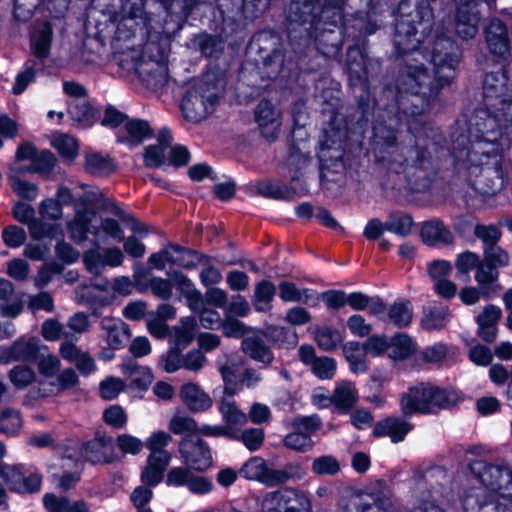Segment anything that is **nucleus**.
<instances>
[{
	"label": "nucleus",
	"mask_w": 512,
	"mask_h": 512,
	"mask_svg": "<svg viewBox=\"0 0 512 512\" xmlns=\"http://www.w3.org/2000/svg\"><path fill=\"white\" fill-rule=\"evenodd\" d=\"M486 110L478 112L469 129L470 146L461 148L464 137L453 146L459 170L474 178L473 186L482 195L500 192L508 177L509 165L503 151L512 142V90L504 73L487 74L483 84Z\"/></svg>",
	"instance_id": "nucleus-1"
},
{
	"label": "nucleus",
	"mask_w": 512,
	"mask_h": 512,
	"mask_svg": "<svg viewBox=\"0 0 512 512\" xmlns=\"http://www.w3.org/2000/svg\"><path fill=\"white\" fill-rule=\"evenodd\" d=\"M172 41V34H74L71 39L61 37L64 55L58 56L70 69L82 71L110 55L124 76L156 91L170 80Z\"/></svg>",
	"instance_id": "nucleus-2"
},
{
	"label": "nucleus",
	"mask_w": 512,
	"mask_h": 512,
	"mask_svg": "<svg viewBox=\"0 0 512 512\" xmlns=\"http://www.w3.org/2000/svg\"><path fill=\"white\" fill-rule=\"evenodd\" d=\"M417 34H395L394 44L399 56L405 58L397 79V120L405 122L411 133L418 132L422 120L418 119L430 106L440 88L448 85L454 77L460 53L455 44L438 34L433 41L431 54L416 49L420 40Z\"/></svg>",
	"instance_id": "nucleus-3"
},
{
	"label": "nucleus",
	"mask_w": 512,
	"mask_h": 512,
	"mask_svg": "<svg viewBox=\"0 0 512 512\" xmlns=\"http://www.w3.org/2000/svg\"><path fill=\"white\" fill-rule=\"evenodd\" d=\"M218 100L217 85L208 80H198L186 92L181 102V110L187 120L199 122L215 110Z\"/></svg>",
	"instance_id": "nucleus-4"
},
{
	"label": "nucleus",
	"mask_w": 512,
	"mask_h": 512,
	"mask_svg": "<svg viewBox=\"0 0 512 512\" xmlns=\"http://www.w3.org/2000/svg\"><path fill=\"white\" fill-rule=\"evenodd\" d=\"M470 470L485 487L503 498H512V470L507 465L476 460L470 464Z\"/></svg>",
	"instance_id": "nucleus-5"
},
{
	"label": "nucleus",
	"mask_w": 512,
	"mask_h": 512,
	"mask_svg": "<svg viewBox=\"0 0 512 512\" xmlns=\"http://www.w3.org/2000/svg\"><path fill=\"white\" fill-rule=\"evenodd\" d=\"M470 470L485 487L503 498H512V470L507 465L476 460L470 464Z\"/></svg>",
	"instance_id": "nucleus-6"
},
{
	"label": "nucleus",
	"mask_w": 512,
	"mask_h": 512,
	"mask_svg": "<svg viewBox=\"0 0 512 512\" xmlns=\"http://www.w3.org/2000/svg\"><path fill=\"white\" fill-rule=\"evenodd\" d=\"M470 470L485 487L503 498H512V470L507 465L476 460L470 464Z\"/></svg>",
	"instance_id": "nucleus-7"
},
{
	"label": "nucleus",
	"mask_w": 512,
	"mask_h": 512,
	"mask_svg": "<svg viewBox=\"0 0 512 512\" xmlns=\"http://www.w3.org/2000/svg\"><path fill=\"white\" fill-rule=\"evenodd\" d=\"M45 348L39 338L22 335L11 345L0 348V363L4 365L12 362L32 363L38 359L40 351Z\"/></svg>",
	"instance_id": "nucleus-8"
},
{
	"label": "nucleus",
	"mask_w": 512,
	"mask_h": 512,
	"mask_svg": "<svg viewBox=\"0 0 512 512\" xmlns=\"http://www.w3.org/2000/svg\"><path fill=\"white\" fill-rule=\"evenodd\" d=\"M393 13L401 24H406L410 29L406 32H417V25H428L433 19L429 0H400Z\"/></svg>",
	"instance_id": "nucleus-9"
},
{
	"label": "nucleus",
	"mask_w": 512,
	"mask_h": 512,
	"mask_svg": "<svg viewBox=\"0 0 512 512\" xmlns=\"http://www.w3.org/2000/svg\"><path fill=\"white\" fill-rule=\"evenodd\" d=\"M179 452L184 464L192 470L202 472L212 466L210 448L202 439L183 438L179 444Z\"/></svg>",
	"instance_id": "nucleus-10"
},
{
	"label": "nucleus",
	"mask_w": 512,
	"mask_h": 512,
	"mask_svg": "<svg viewBox=\"0 0 512 512\" xmlns=\"http://www.w3.org/2000/svg\"><path fill=\"white\" fill-rule=\"evenodd\" d=\"M0 478L9 488L20 493H32L38 491L41 478L38 474L27 471L22 465H0Z\"/></svg>",
	"instance_id": "nucleus-11"
},
{
	"label": "nucleus",
	"mask_w": 512,
	"mask_h": 512,
	"mask_svg": "<svg viewBox=\"0 0 512 512\" xmlns=\"http://www.w3.org/2000/svg\"><path fill=\"white\" fill-rule=\"evenodd\" d=\"M265 501L276 505L278 512H307L310 507L306 495L292 488L274 492Z\"/></svg>",
	"instance_id": "nucleus-12"
},
{
	"label": "nucleus",
	"mask_w": 512,
	"mask_h": 512,
	"mask_svg": "<svg viewBox=\"0 0 512 512\" xmlns=\"http://www.w3.org/2000/svg\"><path fill=\"white\" fill-rule=\"evenodd\" d=\"M255 121L262 136L274 140L281 127V112L269 101L262 100L255 109Z\"/></svg>",
	"instance_id": "nucleus-13"
},
{
	"label": "nucleus",
	"mask_w": 512,
	"mask_h": 512,
	"mask_svg": "<svg viewBox=\"0 0 512 512\" xmlns=\"http://www.w3.org/2000/svg\"><path fill=\"white\" fill-rule=\"evenodd\" d=\"M347 64L351 85L354 89L366 91L368 66L371 65V61L364 51L358 46L350 47L347 52Z\"/></svg>",
	"instance_id": "nucleus-14"
},
{
	"label": "nucleus",
	"mask_w": 512,
	"mask_h": 512,
	"mask_svg": "<svg viewBox=\"0 0 512 512\" xmlns=\"http://www.w3.org/2000/svg\"><path fill=\"white\" fill-rule=\"evenodd\" d=\"M400 405L405 415L430 414L429 383H420L403 393Z\"/></svg>",
	"instance_id": "nucleus-15"
},
{
	"label": "nucleus",
	"mask_w": 512,
	"mask_h": 512,
	"mask_svg": "<svg viewBox=\"0 0 512 512\" xmlns=\"http://www.w3.org/2000/svg\"><path fill=\"white\" fill-rule=\"evenodd\" d=\"M95 217L96 214L93 210L76 206L75 217L73 221L68 224L70 236L75 242H84L87 239L88 233L96 237L99 236V227L92 225Z\"/></svg>",
	"instance_id": "nucleus-16"
},
{
	"label": "nucleus",
	"mask_w": 512,
	"mask_h": 512,
	"mask_svg": "<svg viewBox=\"0 0 512 512\" xmlns=\"http://www.w3.org/2000/svg\"><path fill=\"white\" fill-rule=\"evenodd\" d=\"M184 405L192 412H204L212 406V398L195 382L184 383L179 391Z\"/></svg>",
	"instance_id": "nucleus-17"
},
{
	"label": "nucleus",
	"mask_w": 512,
	"mask_h": 512,
	"mask_svg": "<svg viewBox=\"0 0 512 512\" xmlns=\"http://www.w3.org/2000/svg\"><path fill=\"white\" fill-rule=\"evenodd\" d=\"M420 236L422 241L430 246L449 245L453 243V233L438 219L422 223Z\"/></svg>",
	"instance_id": "nucleus-18"
},
{
	"label": "nucleus",
	"mask_w": 512,
	"mask_h": 512,
	"mask_svg": "<svg viewBox=\"0 0 512 512\" xmlns=\"http://www.w3.org/2000/svg\"><path fill=\"white\" fill-rule=\"evenodd\" d=\"M170 461V453L149 454L147 464L141 473L142 482L148 486L158 485L162 481Z\"/></svg>",
	"instance_id": "nucleus-19"
},
{
	"label": "nucleus",
	"mask_w": 512,
	"mask_h": 512,
	"mask_svg": "<svg viewBox=\"0 0 512 512\" xmlns=\"http://www.w3.org/2000/svg\"><path fill=\"white\" fill-rule=\"evenodd\" d=\"M134 281L139 292L150 289L156 297L163 300H168L172 296L173 282L171 279L155 276L147 277L145 274L135 272Z\"/></svg>",
	"instance_id": "nucleus-20"
},
{
	"label": "nucleus",
	"mask_w": 512,
	"mask_h": 512,
	"mask_svg": "<svg viewBox=\"0 0 512 512\" xmlns=\"http://www.w3.org/2000/svg\"><path fill=\"white\" fill-rule=\"evenodd\" d=\"M100 325L106 332L107 343L112 349H120L130 338L127 324L119 318L103 317Z\"/></svg>",
	"instance_id": "nucleus-21"
},
{
	"label": "nucleus",
	"mask_w": 512,
	"mask_h": 512,
	"mask_svg": "<svg viewBox=\"0 0 512 512\" xmlns=\"http://www.w3.org/2000/svg\"><path fill=\"white\" fill-rule=\"evenodd\" d=\"M173 286L180 293V297L184 298L192 311H198L203 306V296L196 289L194 283L181 272H173L170 274Z\"/></svg>",
	"instance_id": "nucleus-22"
},
{
	"label": "nucleus",
	"mask_w": 512,
	"mask_h": 512,
	"mask_svg": "<svg viewBox=\"0 0 512 512\" xmlns=\"http://www.w3.org/2000/svg\"><path fill=\"white\" fill-rule=\"evenodd\" d=\"M358 391L355 384L349 380H340L335 384L332 402L336 410L347 413L357 402Z\"/></svg>",
	"instance_id": "nucleus-23"
},
{
	"label": "nucleus",
	"mask_w": 512,
	"mask_h": 512,
	"mask_svg": "<svg viewBox=\"0 0 512 512\" xmlns=\"http://www.w3.org/2000/svg\"><path fill=\"white\" fill-rule=\"evenodd\" d=\"M219 411L224 426L232 432L231 438H238L240 428L247 423V415L238 408L233 400L227 399L221 401Z\"/></svg>",
	"instance_id": "nucleus-24"
},
{
	"label": "nucleus",
	"mask_w": 512,
	"mask_h": 512,
	"mask_svg": "<svg viewBox=\"0 0 512 512\" xmlns=\"http://www.w3.org/2000/svg\"><path fill=\"white\" fill-rule=\"evenodd\" d=\"M498 276V269L484 260L480 261L476 268L475 280L484 297L488 298L499 290Z\"/></svg>",
	"instance_id": "nucleus-25"
},
{
	"label": "nucleus",
	"mask_w": 512,
	"mask_h": 512,
	"mask_svg": "<svg viewBox=\"0 0 512 512\" xmlns=\"http://www.w3.org/2000/svg\"><path fill=\"white\" fill-rule=\"evenodd\" d=\"M240 475L246 479L257 480L263 484L273 486L274 469L268 468L260 457H252L240 469Z\"/></svg>",
	"instance_id": "nucleus-26"
},
{
	"label": "nucleus",
	"mask_w": 512,
	"mask_h": 512,
	"mask_svg": "<svg viewBox=\"0 0 512 512\" xmlns=\"http://www.w3.org/2000/svg\"><path fill=\"white\" fill-rule=\"evenodd\" d=\"M411 425L399 418H387L378 422L374 427L376 436H388L395 443L402 441L411 430Z\"/></svg>",
	"instance_id": "nucleus-27"
},
{
	"label": "nucleus",
	"mask_w": 512,
	"mask_h": 512,
	"mask_svg": "<svg viewBox=\"0 0 512 512\" xmlns=\"http://www.w3.org/2000/svg\"><path fill=\"white\" fill-rule=\"evenodd\" d=\"M121 370L136 388L145 390L152 382L153 375L150 369L140 366L134 359H125L121 364Z\"/></svg>",
	"instance_id": "nucleus-28"
},
{
	"label": "nucleus",
	"mask_w": 512,
	"mask_h": 512,
	"mask_svg": "<svg viewBox=\"0 0 512 512\" xmlns=\"http://www.w3.org/2000/svg\"><path fill=\"white\" fill-rule=\"evenodd\" d=\"M125 134L119 136V141L129 145H137L152 135L148 122L139 119H128L124 126Z\"/></svg>",
	"instance_id": "nucleus-29"
},
{
	"label": "nucleus",
	"mask_w": 512,
	"mask_h": 512,
	"mask_svg": "<svg viewBox=\"0 0 512 512\" xmlns=\"http://www.w3.org/2000/svg\"><path fill=\"white\" fill-rule=\"evenodd\" d=\"M217 366L224 383L225 393L229 396L234 395L237 392L235 380L238 364L236 359L232 355L224 353L218 357Z\"/></svg>",
	"instance_id": "nucleus-30"
},
{
	"label": "nucleus",
	"mask_w": 512,
	"mask_h": 512,
	"mask_svg": "<svg viewBox=\"0 0 512 512\" xmlns=\"http://www.w3.org/2000/svg\"><path fill=\"white\" fill-rule=\"evenodd\" d=\"M279 297L284 302H303L312 306L316 305L318 300L314 291L299 289L294 283L288 281L279 284Z\"/></svg>",
	"instance_id": "nucleus-31"
},
{
	"label": "nucleus",
	"mask_w": 512,
	"mask_h": 512,
	"mask_svg": "<svg viewBox=\"0 0 512 512\" xmlns=\"http://www.w3.org/2000/svg\"><path fill=\"white\" fill-rule=\"evenodd\" d=\"M242 348L243 351L253 360L264 365H269L274 359L272 351L259 336L244 338L242 341Z\"/></svg>",
	"instance_id": "nucleus-32"
},
{
	"label": "nucleus",
	"mask_w": 512,
	"mask_h": 512,
	"mask_svg": "<svg viewBox=\"0 0 512 512\" xmlns=\"http://www.w3.org/2000/svg\"><path fill=\"white\" fill-rule=\"evenodd\" d=\"M462 505L464 512H510L484 500V490L481 488L468 492L462 500Z\"/></svg>",
	"instance_id": "nucleus-33"
},
{
	"label": "nucleus",
	"mask_w": 512,
	"mask_h": 512,
	"mask_svg": "<svg viewBox=\"0 0 512 512\" xmlns=\"http://www.w3.org/2000/svg\"><path fill=\"white\" fill-rule=\"evenodd\" d=\"M85 169L96 176H106L115 171L116 165L109 155L88 152L85 155Z\"/></svg>",
	"instance_id": "nucleus-34"
},
{
	"label": "nucleus",
	"mask_w": 512,
	"mask_h": 512,
	"mask_svg": "<svg viewBox=\"0 0 512 512\" xmlns=\"http://www.w3.org/2000/svg\"><path fill=\"white\" fill-rule=\"evenodd\" d=\"M41 70L42 65L36 60H27L15 77L12 93L14 95L22 94L31 83L35 82L37 74Z\"/></svg>",
	"instance_id": "nucleus-35"
},
{
	"label": "nucleus",
	"mask_w": 512,
	"mask_h": 512,
	"mask_svg": "<svg viewBox=\"0 0 512 512\" xmlns=\"http://www.w3.org/2000/svg\"><path fill=\"white\" fill-rule=\"evenodd\" d=\"M434 147V143L430 146L422 147L420 138H418L416 146L409 150V155L405 158V165L419 170H428L433 165V156L430 150L434 149Z\"/></svg>",
	"instance_id": "nucleus-36"
},
{
	"label": "nucleus",
	"mask_w": 512,
	"mask_h": 512,
	"mask_svg": "<svg viewBox=\"0 0 512 512\" xmlns=\"http://www.w3.org/2000/svg\"><path fill=\"white\" fill-rule=\"evenodd\" d=\"M353 505L360 512H394L389 500L379 499L371 493H359L353 498Z\"/></svg>",
	"instance_id": "nucleus-37"
},
{
	"label": "nucleus",
	"mask_w": 512,
	"mask_h": 512,
	"mask_svg": "<svg viewBox=\"0 0 512 512\" xmlns=\"http://www.w3.org/2000/svg\"><path fill=\"white\" fill-rule=\"evenodd\" d=\"M110 444L104 439L96 438L87 442L81 448V455L92 463H107L109 459Z\"/></svg>",
	"instance_id": "nucleus-38"
},
{
	"label": "nucleus",
	"mask_w": 512,
	"mask_h": 512,
	"mask_svg": "<svg viewBox=\"0 0 512 512\" xmlns=\"http://www.w3.org/2000/svg\"><path fill=\"white\" fill-rule=\"evenodd\" d=\"M181 325L173 329L172 341L177 349L186 348L194 339L197 323L194 317H184Z\"/></svg>",
	"instance_id": "nucleus-39"
},
{
	"label": "nucleus",
	"mask_w": 512,
	"mask_h": 512,
	"mask_svg": "<svg viewBox=\"0 0 512 512\" xmlns=\"http://www.w3.org/2000/svg\"><path fill=\"white\" fill-rule=\"evenodd\" d=\"M68 113L73 121L81 127H88L94 121V111L87 99L70 100Z\"/></svg>",
	"instance_id": "nucleus-40"
},
{
	"label": "nucleus",
	"mask_w": 512,
	"mask_h": 512,
	"mask_svg": "<svg viewBox=\"0 0 512 512\" xmlns=\"http://www.w3.org/2000/svg\"><path fill=\"white\" fill-rule=\"evenodd\" d=\"M346 360L350 364V370L355 373H364L367 370L366 354L364 346L357 342H348L343 348Z\"/></svg>",
	"instance_id": "nucleus-41"
},
{
	"label": "nucleus",
	"mask_w": 512,
	"mask_h": 512,
	"mask_svg": "<svg viewBox=\"0 0 512 512\" xmlns=\"http://www.w3.org/2000/svg\"><path fill=\"white\" fill-rule=\"evenodd\" d=\"M458 401V394L454 390L440 389L429 384L430 414L438 409L449 408Z\"/></svg>",
	"instance_id": "nucleus-42"
},
{
	"label": "nucleus",
	"mask_w": 512,
	"mask_h": 512,
	"mask_svg": "<svg viewBox=\"0 0 512 512\" xmlns=\"http://www.w3.org/2000/svg\"><path fill=\"white\" fill-rule=\"evenodd\" d=\"M109 286L107 280L93 282L89 286H84L78 292V296L86 304H98L100 306L107 305L110 300L107 296H102Z\"/></svg>",
	"instance_id": "nucleus-43"
},
{
	"label": "nucleus",
	"mask_w": 512,
	"mask_h": 512,
	"mask_svg": "<svg viewBox=\"0 0 512 512\" xmlns=\"http://www.w3.org/2000/svg\"><path fill=\"white\" fill-rule=\"evenodd\" d=\"M450 311L448 306L443 304H433L422 318V326L426 330L441 329L445 326Z\"/></svg>",
	"instance_id": "nucleus-44"
},
{
	"label": "nucleus",
	"mask_w": 512,
	"mask_h": 512,
	"mask_svg": "<svg viewBox=\"0 0 512 512\" xmlns=\"http://www.w3.org/2000/svg\"><path fill=\"white\" fill-rule=\"evenodd\" d=\"M413 318V308L407 300H397L389 308L388 320L395 326H407Z\"/></svg>",
	"instance_id": "nucleus-45"
},
{
	"label": "nucleus",
	"mask_w": 512,
	"mask_h": 512,
	"mask_svg": "<svg viewBox=\"0 0 512 512\" xmlns=\"http://www.w3.org/2000/svg\"><path fill=\"white\" fill-rule=\"evenodd\" d=\"M22 417L19 410L5 408L0 413V433L7 436H15L22 428Z\"/></svg>",
	"instance_id": "nucleus-46"
},
{
	"label": "nucleus",
	"mask_w": 512,
	"mask_h": 512,
	"mask_svg": "<svg viewBox=\"0 0 512 512\" xmlns=\"http://www.w3.org/2000/svg\"><path fill=\"white\" fill-rule=\"evenodd\" d=\"M275 286L268 280L257 283L254 291V306L257 311L265 312L271 308V301L275 295Z\"/></svg>",
	"instance_id": "nucleus-47"
},
{
	"label": "nucleus",
	"mask_w": 512,
	"mask_h": 512,
	"mask_svg": "<svg viewBox=\"0 0 512 512\" xmlns=\"http://www.w3.org/2000/svg\"><path fill=\"white\" fill-rule=\"evenodd\" d=\"M415 350L412 339L406 334H397L389 341V356L394 360L409 357Z\"/></svg>",
	"instance_id": "nucleus-48"
},
{
	"label": "nucleus",
	"mask_w": 512,
	"mask_h": 512,
	"mask_svg": "<svg viewBox=\"0 0 512 512\" xmlns=\"http://www.w3.org/2000/svg\"><path fill=\"white\" fill-rule=\"evenodd\" d=\"M412 227V217L406 213L401 212L390 214L388 220L385 223L386 230L398 236H407L410 234Z\"/></svg>",
	"instance_id": "nucleus-49"
},
{
	"label": "nucleus",
	"mask_w": 512,
	"mask_h": 512,
	"mask_svg": "<svg viewBox=\"0 0 512 512\" xmlns=\"http://www.w3.org/2000/svg\"><path fill=\"white\" fill-rule=\"evenodd\" d=\"M192 45L204 56H213L223 47L218 34H196Z\"/></svg>",
	"instance_id": "nucleus-50"
},
{
	"label": "nucleus",
	"mask_w": 512,
	"mask_h": 512,
	"mask_svg": "<svg viewBox=\"0 0 512 512\" xmlns=\"http://www.w3.org/2000/svg\"><path fill=\"white\" fill-rule=\"evenodd\" d=\"M52 36L53 34H31V51L36 58H47L51 49L56 47L58 40Z\"/></svg>",
	"instance_id": "nucleus-51"
},
{
	"label": "nucleus",
	"mask_w": 512,
	"mask_h": 512,
	"mask_svg": "<svg viewBox=\"0 0 512 512\" xmlns=\"http://www.w3.org/2000/svg\"><path fill=\"white\" fill-rule=\"evenodd\" d=\"M40 375L45 378H52L58 374L61 367V361L57 355L44 353L40 351L38 359L34 361Z\"/></svg>",
	"instance_id": "nucleus-52"
},
{
	"label": "nucleus",
	"mask_w": 512,
	"mask_h": 512,
	"mask_svg": "<svg viewBox=\"0 0 512 512\" xmlns=\"http://www.w3.org/2000/svg\"><path fill=\"white\" fill-rule=\"evenodd\" d=\"M52 146L59 154L69 160L74 159L78 152V144L74 137L67 134H54L51 140Z\"/></svg>",
	"instance_id": "nucleus-53"
},
{
	"label": "nucleus",
	"mask_w": 512,
	"mask_h": 512,
	"mask_svg": "<svg viewBox=\"0 0 512 512\" xmlns=\"http://www.w3.org/2000/svg\"><path fill=\"white\" fill-rule=\"evenodd\" d=\"M306 475V469L299 463H289L282 469H274L273 485L288 481L301 480Z\"/></svg>",
	"instance_id": "nucleus-54"
},
{
	"label": "nucleus",
	"mask_w": 512,
	"mask_h": 512,
	"mask_svg": "<svg viewBox=\"0 0 512 512\" xmlns=\"http://www.w3.org/2000/svg\"><path fill=\"white\" fill-rule=\"evenodd\" d=\"M9 380L18 389L32 384L36 379L35 371L26 365H16L8 373Z\"/></svg>",
	"instance_id": "nucleus-55"
},
{
	"label": "nucleus",
	"mask_w": 512,
	"mask_h": 512,
	"mask_svg": "<svg viewBox=\"0 0 512 512\" xmlns=\"http://www.w3.org/2000/svg\"><path fill=\"white\" fill-rule=\"evenodd\" d=\"M311 470L317 475L333 476L340 471V463L338 459L332 455H322L313 460Z\"/></svg>",
	"instance_id": "nucleus-56"
},
{
	"label": "nucleus",
	"mask_w": 512,
	"mask_h": 512,
	"mask_svg": "<svg viewBox=\"0 0 512 512\" xmlns=\"http://www.w3.org/2000/svg\"><path fill=\"white\" fill-rule=\"evenodd\" d=\"M170 432L176 435L196 434L197 424L195 420L186 414L177 413L169 421Z\"/></svg>",
	"instance_id": "nucleus-57"
},
{
	"label": "nucleus",
	"mask_w": 512,
	"mask_h": 512,
	"mask_svg": "<svg viewBox=\"0 0 512 512\" xmlns=\"http://www.w3.org/2000/svg\"><path fill=\"white\" fill-rule=\"evenodd\" d=\"M55 164L54 155L48 150L37 152L32 164L29 167H20V171L49 173Z\"/></svg>",
	"instance_id": "nucleus-58"
},
{
	"label": "nucleus",
	"mask_w": 512,
	"mask_h": 512,
	"mask_svg": "<svg viewBox=\"0 0 512 512\" xmlns=\"http://www.w3.org/2000/svg\"><path fill=\"white\" fill-rule=\"evenodd\" d=\"M342 335L337 329L325 327L317 331L316 342L326 351L333 350L342 343Z\"/></svg>",
	"instance_id": "nucleus-59"
},
{
	"label": "nucleus",
	"mask_w": 512,
	"mask_h": 512,
	"mask_svg": "<svg viewBox=\"0 0 512 512\" xmlns=\"http://www.w3.org/2000/svg\"><path fill=\"white\" fill-rule=\"evenodd\" d=\"M310 368L316 377L321 380H328L336 373V361L327 356L318 357Z\"/></svg>",
	"instance_id": "nucleus-60"
},
{
	"label": "nucleus",
	"mask_w": 512,
	"mask_h": 512,
	"mask_svg": "<svg viewBox=\"0 0 512 512\" xmlns=\"http://www.w3.org/2000/svg\"><path fill=\"white\" fill-rule=\"evenodd\" d=\"M484 248L483 260L496 269L505 267L509 264V254L499 245H490Z\"/></svg>",
	"instance_id": "nucleus-61"
},
{
	"label": "nucleus",
	"mask_w": 512,
	"mask_h": 512,
	"mask_svg": "<svg viewBox=\"0 0 512 512\" xmlns=\"http://www.w3.org/2000/svg\"><path fill=\"white\" fill-rule=\"evenodd\" d=\"M9 183L12 190L21 198L34 200L38 195V188L35 184L24 181L16 175L9 176Z\"/></svg>",
	"instance_id": "nucleus-62"
},
{
	"label": "nucleus",
	"mask_w": 512,
	"mask_h": 512,
	"mask_svg": "<svg viewBox=\"0 0 512 512\" xmlns=\"http://www.w3.org/2000/svg\"><path fill=\"white\" fill-rule=\"evenodd\" d=\"M284 444L286 447L298 451H307L313 447L311 436L295 429L284 438Z\"/></svg>",
	"instance_id": "nucleus-63"
},
{
	"label": "nucleus",
	"mask_w": 512,
	"mask_h": 512,
	"mask_svg": "<svg viewBox=\"0 0 512 512\" xmlns=\"http://www.w3.org/2000/svg\"><path fill=\"white\" fill-rule=\"evenodd\" d=\"M207 364V357L200 349H192L183 355L182 368L197 373Z\"/></svg>",
	"instance_id": "nucleus-64"
}]
</instances>
